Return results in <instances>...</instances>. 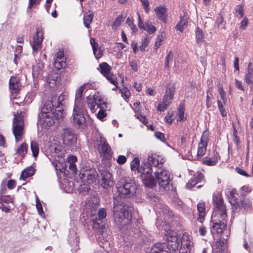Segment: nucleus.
<instances>
[{
    "instance_id": "dca6fc26",
    "label": "nucleus",
    "mask_w": 253,
    "mask_h": 253,
    "mask_svg": "<svg viewBox=\"0 0 253 253\" xmlns=\"http://www.w3.org/2000/svg\"><path fill=\"white\" fill-rule=\"evenodd\" d=\"M77 139V136L74 132L68 129L64 130L63 141L64 144L72 146L76 143Z\"/></svg>"
},
{
    "instance_id": "c85d7f7f",
    "label": "nucleus",
    "mask_w": 253,
    "mask_h": 253,
    "mask_svg": "<svg viewBox=\"0 0 253 253\" xmlns=\"http://www.w3.org/2000/svg\"><path fill=\"white\" fill-rule=\"evenodd\" d=\"M31 149L33 156L36 160L39 153V145L36 141H31Z\"/></svg>"
},
{
    "instance_id": "c9c22d12",
    "label": "nucleus",
    "mask_w": 253,
    "mask_h": 253,
    "mask_svg": "<svg viewBox=\"0 0 253 253\" xmlns=\"http://www.w3.org/2000/svg\"><path fill=\"white\" fill-rule=\"evenodd\" d=\"M86 84H84L82 85H81L78 89L76 91V95H75V103L76 104H77V102H79L81 99L82 98V97L83 96V93L84 91V90Z\"/></svg>"
},
{
    "instance_id": "6e6552de",
    "label": "nucleus",
    "mask_w": 253,
    "mask_h": 253,
    "mask_svg": "<svg viewBox=\"0 0 253 253\" xmlns=\"http://www.w3.org/2000/svg\"><path fill=\"white\" fill-rule=\"evenodd\" d=\"M73 125L79 129H84L86 126V122L83 110L78 104H75L72 114Z\"/></svg>"
},
{
    "instance_id": "f704fd0d",
    "label": "nucleus",
    "mask_w": 253,
    "mask_h": 253,
    "mask_svg": "<svg viewBox=\"0 0 253 253\" xmlns=\"http://www.w3.org/2000/svg\"><path fill=\"white\" fill-rule=\"evenodd\" d=\"M140 161L138 158H134L130 163V168L132 171L138 172L140 169Z\"/></svg>"
},
{
    "instance_id": "6e6d98bb",
    "label": "nucleus",
    "mask_w": 253,
    "mask_h": 253,
    "mask_svg": "<svg viewBox=\"0 0 253 253\" xmlns=\"http://www.w3.org/2000/svg\"><path fill=\"white\" fill-rule=\"evenodd\" d=\"M235 10L236 12L238 13L240 15V18H242L243 17L245 13L244 12V6L242 5H238Z\"/></svg>"
},
{
    "instance_id": "b1692460",
    "label": "nucleus",
    "mask_w": 253,
    "mask_h": 253,
    "mask_svg": "<svg viewBox=\"0 0 253 253\" xmlns=\"http://www.w3.org/2000/svg\"><path fill=\"white\" fill-rule=\"evenodd\" d=\"M213 158H209L208 157H206L203 159L202 164L206 165L209 166H212L215 165L218 162V160L220 159V156L219 154L214 151H213Z\"/></svg>"
},
{
    "instance_id": "a211bd4d",
    "label": "nucleus",
    "mask_w": 253,
    "mask_h": 253,
    "mask_svg": "<svg viewBox=\"0 0 253 253\" xmlns=\"http://www.w3.org/2000/svg\"><path fill=\"white\" fill-rule=\"evenodd\" d=\"M165 161L164 158L162 156L156 154H152L148 158V163L150 164L152 167V166L155 167H161L160 166L162 165Z\"/></svg>"
},
{
    "instance_id": "e2e57ef3",
    "label": "nucleus",
    "mask_w": 253,
    "mask_h": 253,
    "mask_svg": "<svg viewBox=\"0 0 253 253\" xmlns=\"http://www.w3.org/2000/svg\"><path fill=\"white\" fill-rule=\"evenodd\" d=\"M165 120L166 123L171 124L173 121V119H172V114H170L169 112L165 117Z\"/></svg>"
},
{
    "instance_id": "20e7f679",
    "label": "nucleus",
    "mask_w": 253,
    "mask_h": 253,
    "mask_svg": "<svg viewBox=\"0 0 253 253\" xmlns=\"http://www.w3.org/2000/svg\"><path fill=\"white\" fill-rule=\"evenodd\" d=\"M138 173L140 174L141 179L147 187L153 188L156 185V182L152 175V168L148 163H142Z\"/></svg>"
},
{
    "instance_id": "f3484780",
    "label": "nucleus",
    "mask_w": 253,
    "mask_h": 253,
    "mask_svg": "<svg viewBox=\"0 0 253 253\" xmlns=\"http://www.w3.org/2000/svg\"><path fill=\"white\" fill-rule=\"evenodd\" d=\"M101 175L102 176L101 185L104 188L107 189L113 183L112 179V174L107 170H103L101 172Z\"/></svg>"
},
{
    "instance_id": "f257e3e1",
    "label": "nucleus",
    "mask_w": 253,
    "mask_h": 253,
    "mask_svg": "<svg viewBox=\"0 0 253 253\" xmlns=\"http://www.w3.org/2000/svg\"><path fill=\"white\" fill-rule=\"evenodd\" d=\"M213 211L211 220V234L221 235L226 229L227 215L226 206L221 193L218 192L212 196Z\"/></svg>"
},
{
    "instance_id": "423d86ee",
    "label": "nucleus",
    "mask_w": 253,
    "mask_h": 253,
    "mask_svg": "<svg viewBox=\"0 0 253 253\" xmlns=\"http://www.w3.org/2000/svg\"><path fill=\"white\" fill-rule=\"evenodd\" d=\"M14 118L12 124V132L16 142L20 141L24 134V122L22 112L17 111L14 114Z\"/></svg>"
},
{
    "instance_id": "a18cd8bd",
    "label": "nucleus",
    "mask_w": 253,
    "mask_h": 253,
    "mask_svg": "<svg viewBox=\"0 0 253 253\" xmlns=\"http://www.w3.org/2000/svg\"><path fill=\"white\" fill-rule=\"evenodd\" d=\"M126 23L130 27L133 33H135L137 31V28L134 24L132 17H128L126 20Z\"/></svg>"
},
{
    "instance_id": "39448f33",
    "label": "nucleus",
    "mask_w": 253,
    "mask_h": 253,
    "mask_svg": "<svg viewBox=\"0 0 253 253\" xmlns=\"http://www.w3.org/2000/svg\"><path fill=\"white\" fill-rule=\"evenodd\" d=\"M116 187L118 195L122 198L131 197L136 192V186L131 181L121 180L117 184Z\"/></svg>"
},
{
    "instance_id": "c03bdc74",
    "label": "nucleus",
    "mask_w": 253,
    "mask_h": 253,
    "mask_svg": "<svg viewBox=\"0 0 253 253\" xmlns=\"http://www.w3.org/2000/svg\"><path fill=\"white\" fill-rule=\"evenodd\" d=\"M66 60H62L60 61H54V66L58 70L65 68L66 66Z\"/></svg>"
},
{
    "instance_id": "37998d69",
    "label": "nucleus",
    "mask_w": 253,
    "mask_h": 253,
    "mask_svg": "<svg viewBox=\"0 0 253 253\" xmlns=\"http://www.w3.org/2000/svg\"><path fill=\"white\" fill-rule=\"evenodd\" d=\"M145 26L144 30L147 31L149 34H153L156 32V28L152 25L149 21L145 22Z\"/></svg>"
},
{
    "instance_id": "2eb2a0df",
    "label": "nucleus",
    "mask_w": 253,
    "mask_h": 253,
    "mask_svg": "<svg viewBox=\"0 0 253 253\" xmlns=\"http://www.w3.org/2000/svg\"><path fill=\"white\" fill-rule=\"evenodd\" d=\"M58 98L56 96H52L51 100L46 101L42 109V113H54L55 108L57 105Z\"/></svg>"
},
{
    "instance_id": "864d4df0",
    "label": "nucleus",
    "mask_w": 253,
    "mask_h": 253,
    "mask_svg": "<svg viewBox=\"0 0 253 253\" xmlns=\"http://www.w3.org/2000/svg\"><path fill=\"white\" fill-rule=\"evenodd\" d=\"M144 11L148 13L150 11L149 2L148 0H140Z\"/></svg>"
},
{
    "instance_id": "473e14b6",
    "label": "nucleus",
    "mask_w": 253,
    "mask_h": 253,
    "mask_svg": "<svg viewBox=\"0 0 253 253\" xmlns=\"http://www.w3.org/2000/svg\"><path fill=\"white\" fill-rule=\"evenodd\" d=\"M238 195V191L235 188L232 189L229 192V199L230 200V202L234 205L238 203V199L237 198Z\"/></svg>"
},
{
    "instance_id": "09e8293b",
    "label": "nucleus",
    "mask_w": 253,
    "mask_h": 253,
    "mask_svg": "<svg viewBox=\"0 0 253 253\" xmlns=\"http://www.w3.org/2000/svg\"><path fill=\"white\" fill-rule=\"evenodd\" d=\"M218 108L220 112L221 116L225 117L227 116V112L223 107V104L220 100L217 101Z\"/></svg>"
},
{
    "instance_id": "f03ea898",
    "label": "nucleus",
    "mask_w": 253,
    "mask_h": 253,
    "mask_svg": "<svg viewBox=\"0 0 253 253\" xmlns=\"http://www.w3.org/2000/svg\"><path fill=\"white\" fill-rule=\"evenodd\" d=\"M130 208L125 205L124 203L115 204L114 206V217L117 224L120 229L124 228L128 230L131 227V224L133 220Z\"/></svg>"
},
{
    "instance_id": "4468645a",
    "label": "nucleus",
    "mask_w": 253,
    "mask_h": 253,
    "mask_svg": "<svg viewBox=\"0 0 253 253\" xmlns=\"http://www.w3.org/2000/svg\"><path fill=\"white\" fill-rule=\"evenodd\" d=\"M87 105L92 113H94L97 108H103L105 106V102L100 97L94 95L92 97L88 96L87 97Z\"/></svg>"
},
{
    "instance_id": "bf43d9fd",
    "label": "nucleus",
    "mask_w": 253,
    "mask_h": 253,
    "mask_svg": "<svg viewBox=\"0 0 253 253\" xmlns=\"http://www.w3.org/2000/svg\"><path fill=\"white\" fill-rule=\"evenodd\" d=\"M126 162V158L124 155H119L117 159V162L119 165H123Z\"/></svg>"
},
{
    "instance_id": "2f4dec72",
    "label": "nucleus",
    "mask_w": 253,
    "mask_h": 253,
    "mask_svg": "<svg viewBox=\"0 0 253 253\" xmlns=\"http://www.w3.org/2000/svg\"><path fill=\"white\" fill-rule=\"evenodd\" d=\"M167 245L169 249V252L171 251H176L178 250L179 248V243L178 240L177 241H172L169 240V241H167Z\"/></svg>"
},
{
    "instance_id": "603ef678",
    "label": "nucleus",
    "mask_w": 253,
    "mask_h": 253,
    "mask_svg": "<svg viewBox=\"0 0 253 253\" xmlns=\"http://www.w3.org/2000/svg\"><path fill=\"white\" fill-rule=\"evenodd\" d=\"M36 208L37 209L39 214L40 215H42V214H44V211H43L42 205L38 197L37 198L36 201Z\"/></svg>"
},
{
    "instance_id": "e433bc0d",
    "label": "nucleus",
    "mask_w": 253,
    "mask_h": 253,
    "mask_svg": "<svg viewBox=\"0 0 253 253\" xmlns=\"http://www.w3.org/2000/svg\"><path fill=\"white\" fill-rule=\"evenodd\" d=\"M164 238L167 241H169V240L172 241L178 240L176 233L171 230L167 232L164 236Z\"/></svg>"
},
{
    "instance_id": "49530a36",
    "label": "nucleus",
    "mask_w": 253,
    "mask_h": 253,
    "mask_svg": "<svg viewBox=\"0 0 253 253\" xmlns=\"http://www.w3.org/2000/svg\"><path fill=\"white\" fill-rule=\"evenodd\" d=\"M248 71L245 77V81L247 84H253V71Z\"/></svg>"
},
{
    "instance_id": "69168bd1",
    "label": "nucleus",
    "mask_w": 253,
    "mask_h": 253,
    "mask_svg": "<svg viewBox=\"0 0 253 253\" xmlns=\"http://www.w3.org/2000/svg\"><path fill=\"white\" fill-rule=\"evenodd\" d=\"M16 185V182L14 180H9L7 182V187L9 189H14Z\"/></svg>"
},
{
    "instance_id": "aec40b11",
    "label": "nucleus",
    "mask_w": 253,
    "mask_h": 253,
    "mask_svg": "<svg viewBox=\"0 0 253 253\" xmlns=\"http://www.w3.org/2000/svg\"><path fill=\"white\" fill-rule=\"evenodd\" d=\"M198 217L197 220L203 223L206 215V204L204 202H199L197 206Z\"/></svg>"
},
{
    "instance_id": "0e129e2a",
    "label": "nucleus",
    "mask_w": 253,
    "mask_h": 253,
    "mask_svg": "<svg viewBox=\"0 0 253 253\" xmlns=\"http://www.w3.org/2000/svg\"><path fill=\"white\" fill-rule=\"evenodd\" d=\"M224 18L221 14H219L217 18L216 23L217 27H220V25L223 23Z\"/></svg>"
},
{
    "instance_id": "052dcab7",
    "label": "nucleus",
    "mask_w": 253,
    "mask_h": 253,
    "mask_svg": "<svg viewBox=\"0 0 253 253\" xmlns=\"http://www.w3.org/2000/svg\"><path fill=\"white\" fill-rule=\"evenodd\" d=\"M251 204L250 202L248 200H244L241 203V207L246 209L250 208L251 207Z\"/></svg>"
},
{
    "instance_id": "de8ad7c7",
    "label": "nucleus",
    "mask_w": 253,
    "mask_h": 253,
    "mask_svg": "<svg viewBox=\"0 0 253 253\" xmlns=\"http://www.w3.org/2000/svg\"><path fill=\"white\" fill-rule=\"evenodd\" d=\"M124 16L122 15H119L113 22L112 27L115 28L118 27L121 24V23L124 20Z\"/></svg>"
},
{
    "instance_id": "9d476101",
    "label": "nucleus",
    "mask_w": 253,
    "mask_h": 253,
    "mask_svg": "<svg viewBox=\"0 0 253 253\" xmlns=\"http://www.w3.org/2000/svg\"><path fill=\"white\" fill-rule=\"evenodd\" d=\"M209 141V132L206 130L203 132L200 138V141L198 144L197 155L194 160L201 159L205 154L207 151L208 143Z\"/></svg>"
},
{
    "instance_id": "5701e85b",
    "label": "nucleus",
    "mask_w": 253,
    "mask_h": 253,
    "mask_svg": "<svg viewBox=\"0 0 253 253\" xmlns=\"http://www.w3.org/2000/svg\"><path fill=\"white\" fill-rule=\"evenodd\" d=\"M167 10L164 5L157 6L154 8V11L157 18L165 23H166L167 21Z\"/></svg>"
},
{
    "instance_id": "5fc2aeb1",
    "label": "nucleus",
    "mask_w": 253,
    "mask_h": 253,
    "mask_svg": "<svg viewBox=\"0 0 253 253\" xmlns=\"http://www.w3.org/2000/svg\"><path fill=\"white\" fill-rule=\"evenodd\" d=\"M41 0H29L27 9H31L36 5L40 4Z\"/></svg>"
},
{
    "instance_id": "338daca9",
    "label": "nucleus",
    "mask_w": 253,
    "mask_h": 253,
    "mask_svg": "<svg viewBox=\"0 0 253 253\" xmlns=\"http://www.w3.org/2000/svg\"><path fill=\"white\" fill-rule=\"evenodd\" d=\"M55 58H60L62 60H66L64 56V52L62 50H59L56 54Z\"/></svg>"
},
{
    "instance_id": "79ce46f5",
    "label": "nucleus",
    "mask_w": 253,
    "mask_h": 253,
    "mask_svg": "<svg viewBox=\"0 0 253 253\" xmlns=\"http://www.w3.org/2000/svg\"><path fill=\"white\" fill-rule=\"evenodd\" d=\"M107 107V104L105 102V106H103V108H99L100 109L97 113V117L98 119L102 120L107 116L105 109Z\"/></svg>"
},
{
    "instance_id": "9b49d317",
    "label": "nucleus",
    "mask_w": 253,
    "mask_h": 253,
    "mask_svg": "<svg viewBox=\"0 0 253 253\" xmlns=\"http://www.w3.org/2000/svg\"><path fill=\"white\" fill-rule=\"evenodd\" d=\"M43 40V32L42 28H37L36 32L33 35L32 41L30 45L32 47L33 52H37L42 47V41Z\"/></svg>"
},
{
    "instance_id": "f8f14e48",
    "label": "nucleus",
    "mask_w": 253,
    "mask_h": 253,
    "mask_svg": "<svg viewBox=\"0 0 253 253\" xmlns=\"http://www.w3.org/2000/svg\"><path fill=\"white\" fill-rule=\"evenodd\" d=\"M107 216L106 210L105 208H101L98 211L97 216L92 217L93 228L95 230H102L105 228V223L103 220Z\"/></svg>"
},
{
    "instance_id": "72a5a7b5",
    "label": "nucleus",
    "mask_w": 253,
    "mask_h": 253,
    "mask_svg": "<svg viewBox=\"0 0 253 253\" xmlns=\"http://www.w3.org/2000/svg\"><path fill=\"white\" fill-rule=\"evenodd\" d=\"M28 151V145L25 143H22L20 147L17 149L16 153L19 155L24 157Z\"/></svg>"
},
{
    "instance_id": "0eeeda50",
    "label": "nucleus",
    "mask_w": 253,
    "mask_h": 253,
    "mask_svg": "<svg viewBox=\"0 0 253 253\" xmlns=\"http://www.w3.org/2000/svg\"><path fill=\"white\" fill-rule=\"evenodd\" d=\"M175 91L174 84L169 83L167 85V89L164 96L163 100L160 102L157 107V110L160 112H164L171 104L173 98Z\"/></svg>"
},
{
    "instance_id": "ddd939ff",
    "label": "nucleus",
    "mask_w": 253,
    "mask_h": 253,
    "mask_svg": "<svg viewBox=\"0 0 253 253\" xmlns=\"http://www.w3.org/2000/svg\"><path fill=\"white\" fill-rule=\"evenodd\" d=\"M155 175L159 185L163 188H166L169 183V172L166 169H160L155 171Z\"/></svg>"
},
{
    "instance_id": "13d9d810",
    "label": "nucleus",
    "mask_w": 253,
    "mask_h": 253,
    "mask_svg": "<svg viewBox=\"0 0 253 253\" xmlns=\"http://www.w3.org/2000/svg\"><path fill=\"white\" fill-rule=\"evenodd\" d=\"M163 39L164 38L162 35H159L157 37V40L155 43V46L156 47V49L161 46L162 42L163 41Z\"/></svg>"
},
{
    "instance_id": "7ed1b4c3",
    "label": "nucleus",
    "mask_w": 253,
    "mask_h": 253,
    "mask_svg": "<svg viewBox=\"0 0 253 253\" xmlns=\"http://www.w3.org/2000/svg\"><path fill=\"white\" fill-rule=\"evenodd\" d=\"M63 100L64 96L62 94L58 97L57 105L54 113H41L39 121L43 127L47 129L53 125L55 121L58 122L63 119L65 116V112L62 107L63 105L62 102Z\"/></svg>"
},
{
    "instance_id": "cd10ccee",
    "label": "nucleus",
    "mask_w": 253,
    "mask_h": 253,
    "mask_svg": "<svg viewBox=\"0 0 253 253\" xmlns=\"http://www.w3.org/2000/svg\"><path fill=\"white\" fill-rule=\"evenodd\" d=\"M100 72L105 77L111 73L112 67L106 62H102L99 64Z\"/></svg>"
},
{
    "instance_id": "680f3d73",
    "label": "nucleus",
    "mask_w": 253,
    "mask_h": 253,
    "mask_svg": "<svg viewBox=\"0 0 253 253\" xmlns=\"http://www.w3.org/2000/svg\"><path fill=\"white\" fill-rule=\"evenodd\" d=\"M138 15V26L142 30H144L145 28V25L143 24L142 19L141 18L139 12L137 13Z\"/></svg>"
},
{
    "instance_id": "a878e982",
    "label": "nucleus",
    "mask_w": 253,
    "mask_h": 253,
    "mask_svg": "<svg viewBox=\"0 0 253 253\" xmlns=\"http://www.w3.org/2000/svg\"><path fill=\"white\" fill-rule=\"evenodd\" d=\"M36 169L32 166L25 169L21 172L20 179L25 180L26 178L34 175Z\"/></svg>"
},
{
    "instance_id": "a19ab883",
    "label": "nucleus",
    "mask_w": 253,
    "mask_h": 253,
    "mask_svg": "<svg viewBox=\"0 0 253 253\" xmlns=\"http://www.w3.org/2000/svg\"><path fill=\"white\" fill-rule=\"evenodd\" d=\"M173 58V53L171 50L169 51L166 57V61L165 63V67L167 68H169V62H171L172 61Z\"/></svg>"
},
{
    "instance_id": "7c9ffc66",
    "label": "nucleus",
    "mask_w": 253,
    "mask_h": 253,
    "mask_svg": "<svg viewBox=\"0 0 253 253\" xmlns=\"http://www.w3.org/2000/svg\"><path fill=\"white\" fill-rule=\"evenodd\" d=\"M196 40L198 43H201L204 42L205 39V34L202 30L199 27L196 28Z\"/></svg>"
},
{
    "instance_id": "c756f323",
    "label": "nucleus",
    "mask_w": 253,
    "mask_h": 253,
    "mask_svg": "<svg viewBox=\"0 0 253 253\" xmlns=\"http://www.w3.org/2000/svg\"><path fill=\"white\" fill-rule=\"evenodd\" d=\"M185 107L183 104H180L179 105L177 112L178 118L177 121L178 122L184 121L186 119V117L184 115Z\"/></svg>"
},
{
    "instance_id": "6ab92c4d",
    "label": "nucleus",
    "mask_w": 253,
    "mask_h": 253,
    "mask_svg": "<svg viewBox=\"0 0 253 253\" xmlns=\"http://www.w3.org/2000/svg\"><path fill=\"white\" fill-rule=\"evenodd\" d=\"M150 253H171L169 252V248L167 244L164 243H158L154 244L151 248Z\"/></svg>"
},
{
    "instance_id": "3c124183",
    "label": "nucleus",
    "mask_w": 253,
    "mask_h": 253,
    "mask_svg": "<svg viewBox=\"0 0 253 253\" xmlns=\"http://www.w3.org/2000/svg\"><path fill=\"white\" fill-rule=\"evenodd\" d=\"M149 41L147 37H145L141 41V44L140 45L141 51H144L146 50V48L148 45Z\"/></svg>"
},
{
    "instance_id": "1a4fd4ad",
    "label": "nucleus",
    "mask_w": 253,
    "mask_h": 253,
    "mask_svg": "<svg viewBox=\"0 0 253 253\" xmlns=\"http://www.w3.org/2000/svg\"><path fill=\"white\" fill-rule=\"evenodd\" d=\"M97 149L103 160L108 161L111 159L113 154L111 148L104 137H100L97 141Z\"/></svg>"
},
{
    "instance_id": "4be33fe9",
    "label": "nucleus",
    "mask_w": 253,
    "mask_h": 253,
    "mask_svg": "<svg viewBox=\"0 0 253 253\" xmlns=\"http://www.w3.org/2000/svg\"><path fill=\"white\" fill-rule=\"evenodd\" d=\"M9 88L12 94H17L20 90V82L15 76H12L9 80Z\"/></svg>"
},
{
    "instance_id": "4d7b16f0",
    "label": "nucleus",
    "mask_w": 253,
    "mask_h": 253,
    "mask_svg": "<svg viewBox=\"0 0 253 253\" xmlns=\"http://www.w3.org/2000/svg\"><path fill=\"white\" fill-rule=\"evenodd\" d=\"M248 23V18L247 17H244L243 19L240 23V28L242 30H245L247 27Z\"/></svg>"
},
{
    "instance_id": "4c0bfd02",
    "label": "nucleus",
    "mask_w": 253,
    "mask_h": 253,
    "mask_svg": "<svg viewBox=\"0 0 253 253\" xmlns=\"http://www.w3.org/2000/svg\"><path fill=\"white\" fill-rule=\"evenodd\" d=\"M94 15L92 13H90L84 17V24L85 27L87 28H90V24L92 21Z\"/></svg>"
},
{
    "instance_id": "8fccbe9b",
    "label": "nucleus",
    "mask_w": 253,
    "mask_h": 253,
    "mask_svg": "<svg viewBox=\"0 0 253 253\" xmlns=\"http://www.w3.org/2000/svg\"><path fill=\"white\" fill-rule=\"evenodd\" d=\"M90 44L92 47V50L93 52V54L96 55V52L98 50V43L96 42V40L94 38H91L90 40Z\"/></svg>"
},
{
    "instance_id": "ea45409f",
    "label": "nucleus",
    "mask_w": 253,
    "mask_h": 253,
    "mask_svg": "<svg viewBox=\"0 0 253 253\" xmlns=\"http://www.w3.org/2000/svg\"><path fill=\"white\" fill-rule=\"evenodd\" d=\"M120 93H121L122 96L125 100L128 99L130 96L129 90L126 86H123L122 88L120 90Z\"/></svg>"
},
{
    "instance_id": "58836bf2",
    "label": "nucleus",
    "mask_w": 253,
    "mask_h": 253,
    "mask_svg": "<svg viewBox=\"0 0 253 253\" xmlns=\"http://www.w3.org/2000/svg\"><path fill=\"white\" fill-rule=\"evenodd\" d=\"M106 79L112 84H118L117 78L112 73H110L105 76Z\"/></svg>"
},
{
    "instance_id": "bb28decb",
    "label": "nucleus",
    "mask_w": 253,
    "mask_h": 253,
    "mask_svg": "<svg viewBox=\"0 0 253 253\" xmlns=\"http://www.w3.org/2000/svg\"><path fill=\"white\" fill-rule=\"evenodd\" d=\"M84 175H86L87 181L89 183L95 182L98 176V174L95 169H90L86 170Z\"/></svg>"
},
{
    "instance_id": "393cba45",
    "label": "nucleus",
    "mask_w": 253,
    "mask_h": 253,
    "mask_svg": "<svg viewBox=\"0 0 253 253\" xmlns=\"http://www.w3.org/2000/svg\"><path fill=\"white\" fill-rule=\"evenodd\" d=\"M191 239L192 237L188 233L186 232L183 233L181 237V247L188 248L191 249L193 246V243Z\"/></svg>"
},
{
    "instance_id": "774afa93",
    "label": "nucleus",
    "mask_w": 253,
    "mask_h": 253,
    "mask_svg": "<svg viewBox=\"0 0 253 253\" xmlns=\"http://www.w3.org/2000/svg\"><path fill=\"white\" fill-rule=\"evenodd\" d=\"M129 65L131 69L134 72L138 71V65L135 61H131L129 62Z\"/></svg>"
},
{
    "instance_id": "412c9836",
    "label": "nucleus",
    "mask_w": 253,
    "mask_h": 253,
    "mask_svg": "<svg viewBox=\"0 0 253 253\" xmlns=\"http://www.w3.org/2000/svg\"><path fill=\"white\" fill-rule=\"evenodd\" d=\"M189 17L186 12H183V14L180 15V20L175 26V29L182 33L185 27H187L188 23Z\"/></svg>"
}]
</instances>
